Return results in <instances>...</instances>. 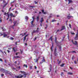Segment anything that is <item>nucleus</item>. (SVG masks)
Here are the masks:
<instances>
[{
    "label": "nucleus",
    "instance_id": "obj_39",
    "mask_svg": "<svg viewBox=\"0 0 78 78\" xmlns=\"http://www.w3.org/2000/svg\"><path fill=\"white\" fill-rule=\"evenodd\" d=\"M9 21H10V22H11V23H12V20H11V19H10L9 20Z\"/></svg>",
    "mask_w": 78,
    "mask_h": 78
},
{
    "label": "nucleus",
    "instance_id": "obj_32",
    "mask_svg": "<svg viewBox=\"0 0 78 78\" xmlns=\"http://www.w3.org/2000/svg\"><path fill=\"white\" fill-rule=\"evenodd\" d=\"M64 65V64H62V65H60L61 67H63V66Z\"/></svg>",
    "mask_w": 78,
    "mask_h": 78
},
{
    "label": "nucleus",
    "instance_id": "obj_25",
    "mask_svg": "<svg viewBox=\"0 0 78 78\" xmlns=\"http://www.w3.org/2000/svg\"><path fill=\"white\" fill-rule=\"evenodd\" d=\"M26 34V33H24L23 34H21L20 35H22V36H25Z\"/></svg>",
    "mask_w": 78,
    "mask_h": 78
},
{
    "label": "nucleus",
    "instance_id": "obj_30",
    "mask_svg": "<svg viewBox=\"0 0 78 78\" xmlns=\"http://www.w3.org/2000/svg\"><path fill=\"white\" fill-rule=\"evenodd\" d=\"M24 67H26V68H27V65L24 64Z\"/></svg>",
    "mask_w": 78,
    "mask_h": 78
},
{
    "label": "nucleus",
    "instance_id": "obj_44",
    "mask_svg": "<svg viewBox=\"0 0 78 78\" xmlns=\"http://www.w3.org/2000/svg\"><path fill=\"white\" fill-rule=\"evenodd\" d=\"M30 69H33V67H32V66H30Z\"/></svg>",
    "mask_w": 78,
    "mask_h": 78
},
{
    "label": "nucleus",
    "instance_id": "obj_34",
    "mask_svg": "<svg viewBox=\"0 0 78 78\" xmlns=\"http://www.w3.org/2000/svg\"><path fill=\"white\" fill-rule=\"evenodd\" d=\"M10 39H11V40H13L14 39V38L12 37H11L10 38Z\"/></svg>",
    "mask_w": 78,
    "mask_h": 78
},
{
    "label": "nucleus",
    "instance_id": "obj_53",
    "mask_svg": "<svg viewBox=\"0 0 78 78\" xmlns=\"http://www.w3.org/2000/svg\"><path fill=\"white\" fill-rule=\"evenodd\" d=\"M61 62V61H59L58 62V64H60Z\"/></svg>",
    "mask_w": 78,
    "mask_h": 78
},
{
    "label": "nucleus",
    "instance_id": "obj_62",
    "mask_svg": "<svg viewBox=\"0 0 78 78\" xmlns=\"http://www.w3.org/2000/svg\"><path fill=\"white\" fill-rule=\"evenodd\" d=\"M58 31H59V30H57V32H58Z\"/></svg>",
    "mask_w": 78,
    "mask_h": 78
},
{
    "label": "nucleus",
    "instance_id": "obj_55",
    "mask_svg": "<svg viewBox=\"0 0 78 78\" xmlns=\"http://www.w3.org/2000/svg\"><path fill=\"white\" fill-rule=\"evenodd\" d=\"M7 51H8V53H9V52H10V51H9V50H7Z\"/></svg>",
    "mask_w": 78,
    "mask_h": 78
},
{
    "label": "nucleus",
    "instance_id": "obj_45",
    "mask_svg": "<svg viewBox=\"0 0 78 78\" xmlns=\"http://www.w3.org/2000/svg\"><path fill=\"white\" fill-rule=\"evenodd\" d=\"M74 64H76V61L75 60L74 61Z\"/></svg>",
    "mask_w": 78,
    "mask_h": 78
},
{
    "label": "nucleus",
    "instance_id": "obj_26",
    "mask_svg": "<svg viewBox=\"0 0 78 78\" xmlns=\"http://www.w3.org/2000/svg\"><path fill=\"white\" fill-rule=\"evenodd\" d=\"M8 16V18L7 19V20H8V19H9V15L8 14H7Z\"/></svg>",
    "mask_w": 78,
    "mask_h": 78
},
{
    "label": "nucleus",
    "instance_id": "obj_38",
    "mask_svg": "<svg viewBox=\"0 0 78 78\" xmlns=\"http://www.w3.org/2000/svg\"><path fill=\"white\" fill-rule=\"evenodd\" d=\"M61 76H62V75H64V73H61Z\"/></svg>",
    "mask_w": 78,
    "mask_h": 78
},
{
    "label": "nucleus",
    "instance_id": "obj_17",
    "mask_svg": "<svg viewBox=\"0 0 78 78\" xmlns=\"http://www.w3.org/2000/svg\"><path fill=\"white\" fill-rule=\"evenodd\" d=\"M44 21V20H43V18H41V20L40 22H41V23H42V22Z\"/></svg>",
    "mask_w": 78,
    "mask_h": 78
},
{
    "label": "nucleus",
    "instance_id": "obj_54",
    "mask_svg": "<svg viewBox=\"0 0 78 78\" xmlns=\"http://www.w3.org/2000/svg\"><path fill=\"white\" fill-rule=\"evenodd\" d=\"M37 69V67H36V66H35V69Z\"/></svg>",
    "mask_w": 78,
    "mask_h": 78
},
{
    "label": "nucleus",
    "instance_id": "obj_4",
    "mask_svg": "<svg viewBox=\"0 0 78 78\" xmlns=\"http://www.w3.org/2000/svg\"><path fill=\"white\" fill-rule=\"evenodd\" d=\"M39 32V28H37V30H34L32 32V34H33V33H38Z\"/></svg>",
    "mask_w": 78,
    "mask_h": 78
},
{
    "label": "nucleus",
    "instance_id": "obj_21",
    "mask_svg": "<svg viewBox=\"0 0 78 78\" xmlns=\"http://www.w3.org/2000/svg\"><path fill=\"white\" fill-rule=\"evenodd\" d=\"M39 16H37V21L38 22L39 21Z\"/></svg>",
    "mask_w": 78,
    "mask_h": 78
},
{
    "label": "nucleus",
    "instance_id": "obj_48",
    "mask_svg": "<svg viewBox=\"0 0 78 78\" xmlns=\"http://www.w3.org/2000/svg\"><path fill=\"white\" fill-rule=\"evenodd\" d=\"M73 30H74V31H76L75 28H73Z\"/></svg>",
    "mask_w": 78,
    "mask_h": 78
},
{
    "label": "nucleus",
    "instance_id": "obj_64",
    "mask_svg": "<svg viewBox=\"0 0 78 78\" xmlns=\"http://www.w3.org/2000/svg\"><path fill=\"white\" fill-rule=\"evenodd\" d=\"M39 14H41V12H39Z\"/></svg>",
    "mask_w": 78,
    "mask_h": 78
},
{
    "label": "nucleus",
    "instance_id": "obj_27",
    "mask_svg": "<svg viewBox=\"0 0 78 78\" xmlns=\"http://www.w3.org/2000/svg\"><path fill=\"white\" fill-rule=\"evenodd\" d=\"M28 17L27 16H26L25 18V19H26V20H28Z\"/></svg>",
    "mask_w": 78,
    "mask_h": 78
},
{
    "label": "nucleus",
    "instance_id": "obj_52",
    "mask_svg": "<svg viewBox=\"0 0 78 78\" xmlns=\"http://www.w3.org/2000/svg\"><path fill=\"white\" fill-rule=\"evenodd\" d=\"M30 7V8H34V7L33 6H29Z\"/></svg>",
    "mask_w": 78,
    "mask_h": 78
},
{
    "label": "nucleus",
    "instance_id": "obj_24",
    "mask_svg": "<svg viewBox=\"0 0 78 78\" xmlns=\"http://www.w3.org/2000/svg\"><path fill=\"white\" fill-rule=\"evenodd\" d=\"M57 39V38L56 37H55V42L57 43L58 44V43L57 42V41H56V40Z\"/></svg>",
    "mask_w": 78,
    "mask_h": 78
},
{
    "label": "nucleus",
    "instance_id": "obj_2",
    "mask_svg": "<svg viewBox=\"0 0 78 78\" xmlns=\"http://www.w3.org/2000/svg\"><path fill=\"white\" fill-rule=\"evenodd\" d=\"M32 19L33 20L31 22V24L32 25V27H34V24H33V22H34V19H35V18H34V17L33 16L32 17Z\"/></svg>",
    "mask_w": 78,
    "mask_h": 78
},
{
    "label": "nucleus",
    "instance_id": "obj_50",
    "mask_svg": "<svg viewBox=\"0 0 78 78\" xmlns=\"http://www.w3.org/2000/svg\"><path fill=\"white\" fill-rule=\"evenodd\" d=\"M19 42L17 41L16 42V43H15V44L16 45H17V42Z\"/></svg>",
    "mask_w": 78,
    "mask_h": 78
},
{
    "label": "nucleus",
    "instance_id": "obj_46",
    "mask_svg": "<svg viewBox=\"0 0 78 78\" xmlns=\"http://www.w3.org/2000/svg\"><path fill=\"white\" fill-rule=\"evenodd\" d=\"M18 53H16V56H17L18 54Z\"/></svg>",
    "mask_w": 78,
    "mask_h": 78
},
{
    "label": "nucleus",
    "instance_id": "obj_28",
    "mask_svg": "<svg viewBox=\"0 0 78 78\" xmlns=\"http://www.w3.org/2000/svg\"><path fill=\"white\" fill-rule=\"evenodd\" d=\"M51 22H56V20H53L51 21Z\"/></svg>",
    "mask_w": 78,
    "mask_h": 78
},
{
    "label": "nucleus",
    "instance_id": "obj_7",
    "mask_svg": "<svg viewBox=\"0 0 78 78\" xmlns=\"http://www.w3.org/2000/svg\"><path fill=\"white\" fill-rule=\"evenodd\" d=\"M72 42H73V44H75V45H77V42L76 41H75V43L73 42V40H72Z\"/></svg>",
    "mask_w": 78,
    "mask_h": 78
},
{
    "label": "nucleus",
    "instance_id": "obj_36",
    "mask_svg": "<svg viewBox=\"0 0 78 78\" xmlns=\"http://www.w3.org/2000/svg\"><path fill=\"white\" fill-rule=\"evenodd\" d=\"M20 51H21L20 54H22V53H23V51H22V50H20Z\"/></svg>",
    "mask_w": 78,
    "mask_h": 78
},
{
    "label": "nucleus",
    "instance_id": "obj_58",
    "mask_svg": "<svg viewBox=\"0 0 78 78\" xmlns=\"http://www.w3.org/2000/svg\"><path fill=\"white\" fill-rule=\"evenodd\" d=\"M7 5V3H6L5 4V5L3 6V7L4 8V7H5V6H6V5Z\"/></svg>",
    "mask_w": 78,
    "mask_h": 78
},
{
    "label": "nucleus",
    "instance_id": "obj_8",
    "mask_svg": "<svg viewBox=\"0 0 78 78\" xmlns=\"http://www.w3.org/2000/svg\"><path fill=\"white\" fill-rule=\"evenodd\" d=\"M78 35H76V37H75V38L74 39V40H78Z\"/></svg>",
    "mask_w": 78,
    "mask_h": 78
},
{
    "label": "nucleus",
    "instance_id": "obj_56",
    "mask_svg": "<svg viewBox=\"0 0 78 78\" xmlns=\"http://www.w3.org/2000/svg\"><path fill=\"white\" fill-rule=\"evenodd\" d=\"M2 19H0V22H2Z\"/></svg>",
    "mask_w": 78,
    "mask_h": 78
},
{
    "label": "nucleus",
    "instance_id": "obj_22",
    "mask_svg": "<svg viewBox=\"0 0 78 78\" xmlns=\"http://www.w3.org/2000/svg\"><path fill=\"white\" fill-rule=\"evenodd\" d=\"M73 73H68V74H69V75H72Z\"/></svg>",
    "mask_w": 78,
    "mask_h": 78
},
{
    "label": "nucleus",
    "instance_id": "obj_12",
    "mask_svg": "<svg viewBox=\"0 0 78 78\" xmlns=\"http://www.w3.org/2000/svg\"><path fill=\"white\" fill-rule=\"evenodd\" d=\"M68 2V4H69V3H72L73 2L72 0H69Z\"/></svg>",
    "mask_w": 78,
    "mask_h": 78
},
{
    "label": "nucleus",
    "instance_id": "obj_61",
    "mask_svg": "<svg viewBox=\"0 0 78 78\" xmlns=\"http://www.w3.org/2000/svg\"><path fill=\"white\" fill-rule=\"evenodd\" d=\"M49 17V18H50L51 17V16H50Z\"/></svg>",
    "mask_w": 78,
    "mask_h": 78
},
{
    "label": "nucleus",
    "instance_id": "obj_40",
    "mask_svg": "<svg viewBox=\"0 0 78 78\" xmlns=\"http://www.w3.org/2000/svg\"><path fill=\"white\" fill-rule=\"evenodd\" d=\"M76 35H78V30H77V34H76Z\"/></svg>",
    "mask_w": 78,
    "mask_h": 78
},
{
    "label": "nucleus",
    "instance_id": "obj_10",
    "mask_svg": "<svg viewBox=\"0 0 78 78\" xmlns=\"http://www.w3.org/2000/svg\"><path fill=\"white\" fill-rule=\"evenodd\" d=\"M10 15L11 17H16V15H13V14L12 13H10Z\"/></svg>",
    "mask_w": 78,
    "mask_h": 78
},
{
    "label": "nucleus",
    "instance_id": "obj_14",
    "mask_svg": "<svg viewBox=\"0 0 78 78\" xmlns=\"http://www.w3.org/2000/svg\"><path fill=\"white\" fill-rule=\"evenodd\" d=\"M41 11H42V12L43 13V14H46V13L44 12V10H41Z\"/></svg>",
    "mask_w": 78,
    "mask_h": 78
},
{
    "label": "nucleus",
    "instance_id": "obj_33",
    "mask_svg": "<svg viewBox=\"0 0 78 78\" xmlns=\"http://www.w3.org/2000/svg\"><path fill=\"white\" fill-rule=\"evenodd\" d=\"M69 27H70V28H72V27H71V25H70V24H69Z\"/></svg>",
    "mask_w": 78,
    "mask_h": 78
},
{
    "label": "nucleus",
    "instance_id": "obj_60",
    "mask_svg": "<svg viewBox=\"0 0 78 78\" xmlns=\"http://www.w3.org/2000/svg\"><path fill=\"white\" fill-rule=\"evenodd\" d=\"M12 69V70H16V69L14 68H13Z\"/></svg>",
    "mask_w": 78,
    "mask_h": 78
},
{
    "label": "nucleus",
    "instance_id": "obj_23",
    "mask_svg": "<svg viewBox=\"0 0 78 78\" xmlns=\"http://www.w3.org/2000/svg\"><path fill=\"white\" fill-rule=\"evenodd\" d=\"M52 37L51 36L50 38V39H49V40H51V42H52Z\"/></svg>",
    "mask_w": 78,
    "mask_h": 78
},
{
    "label": "nucleus",
    "instance_id": "obj_42",
    "mask_svg": "<svg viewBox=\"0 0 78 78\" xmlns=\"http://www.w3.org/2000/svg\"><path fill=\"white\" fill-rule=\"evenodd\" d=\"M0 61H1L2 62H3V61L2 60V59L0 58Z\"/></svg>",
    "mask_w": 78,
    "mask_h": 78
},
{
    "label": "nucleus",
    "instance_id": "obj_41",
    "mask_svg": "<svg viewBox=\"0 0 78 78\" xmlns=\"http://www.w3.org/2000/svg\"><path fill=\"white\" fill-rule=\"evenodd\" d=\"M4 62H5V63L6 64V63H7V62H6V60H5L4 61Z\"/></svg>",
    "mask_w": 78,
    "mask_h": 78
},
{
    "label": "nucleus",
    "instance_id": "obj_9",
    "mask_svg": "<svg viewBox=\"0 0 78 78\" xmlns=\"http://www.w3.org/2000/svg\"><path fill=\"white\" fill-rule=\"evenodd\" d=\"M66 29V27H65V26H62V29L60 31L64 30V29Z\"/></svg>",
    "mask_w": 78,
    "mask_h": 78
},
{
    "label": "nucleus",
    "instance_id": "obj_47",
    "mask_svg": "<svg viewBox=\"0 0 78 78\" xmlns=\"http://www.w3.org/2000/svg\"><path fill=\"white\" fill-rule=\"evenodd\" d=\"M11 8H10L9 9V11H10L11 10Z\"/></svg>",
    "mask_w": 78,
    "mask_h": 78
},
{
    "label": "nucleus",
    "instance_id": "obj_49",
    "mask_svg": "<svg viewBox=\"0 0 78 78\" xmlns=\"http://www.w3.org/2000/svg\"><path fill=\"white\" fill-rule=\"evenodd\" d=\"M4 76V74H1V76Z\"/></svg>",
    "mask_w": 78,
    "mask_h": 78
},
{
    "label": "nucleus",
    "instance_id": "obj_11",
    "mask_svg": "<svg viewBox=\"0 0 78 78\" xmlns=\"http://www.w3.org/2000/svg\"><path fill=\"white\" fill-rule=\"evenodd\" d=\"M71 17H73V16H67V18L68 19H70Z\"/></svg>",
    "mask_w": 78,
    "mask_h": 78
},
{
    "label": "nucleus",
    "instance_id": "obj_3",
    "mask_svg": "<svg viewBox=\"0 0 78 78\" xmlns=\"http://www.w3.org/2000/svg\"><path fill=\"white\" fill-rule=\"evenodd\" d=\"M15 77L16 78H21L23 77V76L22 75H20L18 76H15Z\"/></svg>",
    "mask_w": 78,
    "mask_h": 78
},
{
    "label": "nucleus",
    "instance_id": "obj_1",
    "mask_svg": "<svg viewBox=\"0 0 78 78\" xmlns=\"http://www.w3.org/2000/svg\"><path fill=\"white\" fill-rule=\"evenodd\" d=\"M13 23L14 25L13 26H11V27L13 28V27H14V26H16V25H17L18 23V22H17V21H14Z\"/></svg>",
    "mask_w": 78,
    "mask_h": 78
},
{
    "label": "nucleus",
    "instance_id": "obj_59",
    "mask_svg": "<svg viewBox=\"0 0 78 78\" xmlns=\"http://www.w3.org/2000/svg\"><path fill=\"white\" fill-rule=\"evenodd\" d=\"M4 14V15H6V12H5Z\"/></svg>",
    "mask_w": 78,
    "mask_h": 78
},
{
    "label": "nucleus",
    "instance_id": "obj_20",
    "mask_svg": "<svg viewBox=\"0 0 78 78\" xmlns=\"http://www.w3.org/2000/svg\"><path fill=\"white\" fill-rule=\"evenodd\" d=\"M70 33H71V34H72L73 35H74V34H75V33H73V32H72V31H71Z\"/></svg>",
    "mask_w": 78,
    "mask_h": 78
},
{
    "label": "nucleus",
    "instance_id": "obj_43",
    "mask_svg": "<svg viewBox=\"0 0 78 78\" xmlns=\"http://www.w3.org/2000/svg\"><path fill=\"white\" fill-rule=\"evenodd\" d=\"M15 13H16V14H18V12H17V11H15Z\"/></svg>",
    "mask_w": 78,
    "mask_h": 78
},
{
    "label": "nucleus",
    "instance_id": "obj_31",
    "mask_svg": "<svg viewBox=\"0 0 78 78\" xmlns=\"http://www.w3.org/2000/svg\"><path fill=\"white\" fill-rule=\"evenodd\" d=\"M71 52L73 53H76V51H72Z\"/></svg>",
    "mask_w": 78,
    "mask_h": 78
},
{
    "label": "nucleus",
    "instance_id": "obj_63",
    "mask_svg": "<svg viewBox=\"0 0 78 78\" xmlns=\"http://www.w3.org/2000/svg\"><path fill=\"white\" fill-rule=\"evenodd\" d=\"M3 3H5V1H3Z\"/></svg>",
    "mask_w": 78,
    "mask_h": 78
},
{
    "label": "nucleus",
    "instance_id": "obj_5",
    "mask_svg": "<svg viewBox=\"0 0 78 78\" xmlns=\"http://www.w3.org/2000/svg\"><path fill=\"white\" fill-rule=\"evenodd\" d=\"M20 72L22 73V74H24V75H25V76L24 77H26V75L27 74H26V73L25 72H24V71H20Z\"/></svg>",
    "mask_w": 78,
    "mask_h": 78
},
{
    "label": "nucleus",
    "instance_id": "obj_16",
    "mask_svg": "<svg viewBox=\"0 0 78 78\" xmlns=\"http://www.w3.org/2000/svg\"><path fill=\"white\" fill-rule=\"evenodd\" d=\"M16 48H13V50H14V52H16V50L15 49Z\"/></svg>",
    "mask_w": 78,
    "mask_h": 78
},
{
    "label": "nucleus",
    "instance_id": "obj_18",
    "mask_svg": "<svg viewBox=\"0 0 78 78\" xmlns=\"http://www.w3.org/2000/svg\"><path fill=\"white\" fill-rule=\"evenodd\" d=\"M53 44H52V46L51 48V51H52V48H53Z\"/></svg>",
    "mask_w": 78,
    "mask_h": 78
},
{
    "label": "nucleus",
    "instance_id": "obj_37",
    "mask_svg": "<svg viewBox=\"0 0 78 78\" xmlns=\"http://www.w3.org/2000/svg\"><path fill=\"white\" fill-rule=\"evenodd\" d=\"M17 68L19 70L20 69V66H19V67H17Z\"/></svg>",
    "mask_w": 78,
    "mask_h": 78
},
{
    "label": "nucleus",
    "instance_id": "obj_19",
    "mask_svg": "<svg viewBox=\"0 0 78 78\" xmlns=\"http://www.w3.org/2000/svg\"><path fill=\"white\" fill-rule=\"evenodd\" d=\"M43 62H45V59H44V57H43V60H42Z\"/></svg>",
    "mask_w": 78,
    "mask_h": 78
},
{
    "label": "nucleus",
    "instance_id": "obj_29",
    "mask_svg": "<svg viewBox=\"0 0 78 78\" xmlns=\"http://www.w3.org/2000/svg\"><path fill=\"white\" fill-rule=\"evenodd\" d=\"M2 53L4 54V55H6V52L5 51H4V52H2Z\"/></svg>",
    "mask_w": 78,
    "mask_h": 78
},
{
    "label": "nucleus",
    "instance_id": "obj_6",
    "mask_svg": "<svg viewBox=\"0 0 78 78\" xmlns=\"http://www.w3.org/2000/svg\"><path fill=\"white\" fill-rule=\"evenodd\" d=\"M3 35L4 37H5L7 36V35L6 34H5V33H4L3 34H1V36H3Z\"/></svg>",
    "mask_w": 78,
    "mask_h": 78
},
{
    "label": "nucleus",
    "instance_id": "obj_13",
    "mask_svg": "<svg viewBox=\"0 0 78 78\" xmlns=\"http://www.w3.org/2000/svg\"><path fill=\"white\" fill-rule=\"evenodd\" d=\"M28 36V35H26L24 37V39H23V41H25V40H26V38Z\"/></svg>",
    "mask_w": 78,
    "mask_h": 78
},
{
    "label": "nucleus",
    "instance_id": "obj_57",
    "mask_svg": "<svg viewBox=\"0 0 78 78\" xmlns=\"http://www.w3.org/2000/svg\"><path fill=\"white\" fill-rule=\"evenodd\" d=\"M20 58V57H19V56H16V57H15V58Z\"/></svg>",
    "mask_w": 78,
    "mask_h": 78
},
{
    "label": "nucleus",
    "instance_id": "obj_51",
    "mask_svg": "<svg viewBox=\"0 0 78 78\" xmlns=\"http://www.w3.org/2000/svg\"><path fill=\"white\" fill-rule=\"evenodd\" d=\"M34 2L35 3V4H37V2L36 1H34Z\"/></svg>",
    "mask_w": 78,
    "mask_h": 78
},
{
    "label": "nucleus",
    "instance_id": "obj_15",
    "mask_svg": "<svg viewBox=\"0 0 78 78\" xmlns=\"http://www.w3.org/2000/svg\"><path fill=\"white\" fill-rule=\"evenodd\" d=\"M1 29L2 30V31H6V29L3 27H1Z\"/></svg>",
    "mask_w": 78,
    "mask_h": 78
},
{
    "label": "nucleus",
    "instance_id": "obj_35",
    "mask_svg": "<svg viewBox=\"0 0 78 78\" xmlns=\"http://www.w3.org/2000/svg\"><path fill=\"white\" fill-rule=\"evenodd\" d=\"M38 61V59H37L35 61V62H37Z\"/></svg>",
    "mask_w": 78,
    "mask_h": 78
}]
</instances>
